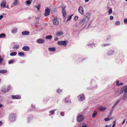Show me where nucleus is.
<instances>
[{
  "mask_svg": "<svg viewBox=\"0 0 127 127\" xmlns=\"http://www.w3.org/2000/svg\"><path fill=\"white\" fill-rule=\"evenodd\" d=\"M90 17V14L89 13H87L83 18L82 20L80 21L79 23V24L82 26H86L87 25V23L89 22Z\"/></svg>",
  "mask_w": 127,
  "mask_h": 127,
  "instance_id": "f257e3e1",
  "label": "nucleus"
},
{
  "mask_svg": "<svg viewBox=\"0 0 127 127\" xmlns=\"http://www.w3.org/2000/svg\"><path fill=\"white\" fill-rule=\"evenodd\" d=\"M119 94L120 95L123 92H124L123 96V98L124 100L127 97V85L122 88L120 90H119Z\"/></svg>",
  "mask_w": 127,
  "mask_h": 127,
  "instance_id": "f03ea898",
  "label": "nucleus"
},
{
  "mask_svg": "<svg viewBox=\"0 0 127 127\" xmlns=\"http://www.w3.org/2000/svg\"><path fill=\"white\" fill-rule=\"evenodd\" d=\"M16 118V115L15 114L12 113L9 115V120L11 122H13L14 121Z\"/></svg>",
  "mask_w": 127,
  "mask_h": 127,
  "instance_id": "7ed1b4c3",
  "label": "nucleus"
},
{
  "mask_svg": "<svg viewBox=\"0 0 127 127\" xmlns=\"http://www.w3.org/2000/svg\"><path fill=\"white\" fill-rule=\"evenodd\" d=\"M84 118L83 116L81 114H79L77 116V119L78 122H80L82 121Z\"/></svg>",
  "mask_w": 127,
  "mask_h": 127,
  "instance_id": "20e7f679",
  "label": "nucleus"
},
{
  "mask_svg": "<svg viewBox=\"0 0 127 127\" xmlns=\"http://www.w3.org/2000/svg\"><path fill=\"white\" fill-rule=\"evenodd\" d=\"M20 5L19 0H14L13 3V4L11 6V7H13L15 6H17Z\"/></svg>",
  "mask_w": 127,
  "mask_h": 127,
  "instance_id": "39448f33",
  "label": "nucleus"
},
{
  "mask_svg": "<svg viewBox=\"0 0 127 127\" xmlns=\"http://www.w3.org/2000/svg\"><path fill=\"white\" fill-rule=\"evenodd\" d=\"M58 44L60 45L65 46L67 45V43L66 41H59L58 42Z\"/></svg>",
  "mask_w": 127,
  "mask_h": 127,
  "instance_id": "423d86ee",
  "label": "nucleus"
},
{
  "mask_svg": "<svg viewBox=\"0 0 127 127\" xmlns=\"http://www.w3.org/2000/svg\"><path fill=\"white\" fill-rule=\"evenodd\" d=\"M79 12L82 15H83L84 14V9L82 6H79L78 8Z\"/></svg>",
  "mask_w": 127,
  "mask_h": 127,
  "instance_id": "0eeeda50",
  "label": "nucleus"
},
{
  "mask_svg": "<svg viewBox=\"0 0 127 127\" xmlns=\"http://www.w3.org/2000/svg\"><path fill=\"white\" fill-rule=\"evenodd\" d=\"M10 86H9L7 88L3 87L1 90V91L3 93H6L8 92L10 90Z\"/></svg>",
  "mask_w": 127,
  "mask_h": 127,
  "instance_id": "6e6552de",
  "label": "nucleus"
},
{
  "mask_svg": "<svg viewBox=\"0 0 127 127\" xmlns=\"http://www.w3.org/2000/svg\"><path fill=\"white\" fill-rule=\"evenodd\" d=\"M6 2L5 0H3L1 1L0 4L1 8H5L6 7Z\"/></svg>",
  "mask_w": 127,
  "mask_h": 127,
  "instance_id": "1a4fd4ad",
  "label": "nucleus"
},
{
  "mask_svg": "<svg viewBox=\"0 0 127 127\" xmlns=\"http://www.w3.org/2000/svg\"><path fill=\"white\" fill-rule=\"evenodd\" d=\"M78 97L79 101H83L85 99V97L83 95H79Z\"/></svg>",
  "mask_w": 127,
  "mask_h": 127,
  "instance_id": "9d476101",
  "label": "nucleus"
},
{
  "mask_svg": "<svg viewBox=\"0 0 127 127\" xmlns=\"http://www.w3.org/2000/svg\"><path fill=\"white\" fill-rule=\"evenodd\" d=\"M66 8L65 6H63L62 7V13L63 16L64 18H65L66 15V12L65 10V9Z\"/></svg>",
  "mask_w": 127,
  "mask_h": 127,
  "instance_id": "9b49d317",
  "label": "nucleus"
},
{
  "mask_svg": "<svg viewBox=\"0 0 127 127\" xmlns=\"http://www.w3.org/2000/svg\"><path fill=\"white\" fill-rule=\"evenodd\" d=\"M53 23L55 25H57L59 24V22L58 19L57 18H54L53 21Z\"/></svg>",
  "mask_w": 127,
  "mask_h": 127,
  "instance_id": "f8f14e48",
  "label": "nucleus"
},
{
  "mask_svg": "<svg viewBox=\"0 0 127 127\" xmlns=\"http://www.w3.org/2000/svg\"><path fill=\"white\" fill-rule=\"evenodd\" d=\"M17 29L16 27H14L11 30V32L13 34H15L17 32Z\"/></svg>",
  "mask_w": 127,
  "mask_h": 127,
  "instance_id": "ddd939ff",
  "label": "nucleus"
},
{
  "mask_svg": "<svg viewBox=\"0 0 127 127\" xmlns=\"http://www.w3.org/2000/svg\"><path fill=\"white\" fill-rule=\"evenodd\" d=\"M45 11L44 15L45 16H47L49 14V12L50 11L49 9L48 8L46 9Z\"/></svg>",
  "mask_w": 127,
  "mask_h": 127,
  "instance_id": "4468645a",
  "label": "nucleus"
},
{
  "mask_svg": "<svg viewBox=\"0 0 127 127\" xmlns=\"http://www.w3.org/2000/svg\"><path fill=\"white\" fill-rule=\"evenodd\" d=\"M63 32L62 31H59L56 33V35L57 36H60L64 34Z\"/></svg>",
  "mask_w": 127,
  "mask_h": 127,
  "instance_id": "2eb2a0df",
  "label": "nucleus"
},
{
  "mask_svg": "<svg viewBox=\"0 0 127 127\" xmlns=\"http://www.w3.org/2000/svg\"><path fill=\"white\" fill-rule=\"evenodd\" d=\"M36 41L38 43H43L45 41L44 40L41 38H40L37 39Z\"/></svg>",
  "mask_w": 127,
  "mask_h": 127,
  "instance_id": "dca6fc26",
  "label": "nucleus"
},
{
  "mask_svg": "<svg viewBox=\"0 0 127 127\" xmlns=\"http://www.w3.org/2000/svg\"><path fill=\"white\" fill-rule=\"evenodd\" d=\"M11 97L13 99H19L21 98L20 96L18 95H12Z\"/></svg>",
  "mask_w": 127,
  "mask_h": 127,
  "instance_id": "f3484780",
  "label": "nucleus"
},
{
  "mask_svg": "<svg viewBox=\"0 0 127 127\" xmlns=\"http://www.w3.org/2000/svg\"><path fill=\"white\" fill-rule=\"evenodd\" d=\"M29 32L27 31H25L22 32V33L23 35H27L29 34Z\"/></svg>",
  "mask_w": 127,
  "mask_h": 127,
  "instance_id": "a211bd4d",
  "label": "nucleus"
},
{
  "mask_svg": "<svg viewBox=\"0 0 127 127\" xmlns=\"http://www.w3.org/2000/svg\"><path fill=\"white\" fill-rule=\"evenodd\" d=\"M99 109L100 111H103L106 109V107L101 106L99 107Z\"/></svg>",
  "mask_w": 127,
  "mask_h": 127,
  "instance_id": "6ab92c4d",
  "label": "nucleus"
},
{
  "mask_svg": "<svg viewBox=\"0 0 127 127\" xmlns=\"http://www.w3.org/2000/svg\"><path fill=\"white\" fill-rule=\"evenodd\" d=\"M29 49V47L27 46H25L22 48V49L25 51H28Z\"/></svg>",
  "mask_w": 127,
  "mask_h": 127,
  "instance_id": "aec40b11",
  "label": "nucleus"
},
{
  "mask_svg": "<svg viewBox=\"0 0 127 127\" xmlns=\"http://www.w3.org/2000/svg\"><path fill=\"white\" fill-rule=\"evenodd\" d=\"M114 53V51L112 50H110L108 51L107 53V54L108 55L113 54Z\"/></svg>",
  "mask_w": 127,
  "mask_h": 127,
  "instance_id": "412c9836",
  "label": "nucleus"
},
{
  "mask_svg": "<svg viewBox=\"0 0 127 127\" xmlns=\"http://www.w3.org/2000/svg\"><path fill=\"white\" fill-rule=\"evenodd\" d=\"M27 118L28 119V122L29 123L33 119V116L32 115L29 116Z\"/></svg>",
  "mask_w": 127,
  "mask_h": 127,
  "instance_id": "4be33fe9",
  "label": "nucleus"
},
{
  "mask_svg": "<svg viewBox=\"0 0 127 127\" xmlns=\"http://www.w3.org/2000/svg\"><path fill=\"white\" fill-rule=\"evenodd\" d=\"M80 126H81V127H88V126L87 124L84 123L80 124Z\"/></svg>",
  "mask_w": 127,
  "mask_h": 127,
  "instance_id": "5701e85b",
  "label": "nucleus"
},
{
  "mask_svg": "<svg viewBox=\"0 0 127 127\" xmlns=\"http://www.w3.org/2000/svg\"><path fill=\"white\" fill-rule=\"evenodd\" d=\"M56 110V109H55L53 110H51L49 112V113L50 114L49 115V116L50 115H53L55 113V111Z\"/></svg>",
  "mask_w": 127,
  "mask_h": 127,
  "instance_id": "b1692460",
  "label": "nucleus"
},
{
  "mask_svg": "<svg viewBox=\"0 0 127 127\" xmlns=\"http://www.w3.org/2000/svg\"><path fill=\"white\" fill-rule=\"evenodd\" d=\"M40 19V18L39 17H37L35 19V21L36 23L35 24V26H36V24H38L39 23V20Z\"/></svg>",
  "mask_w": 127,
  "mask_h": 127,
  "instance_id": "393cba45",
  "label": "nucleus"
},
{
  "mask_svg": "<svg viewBox=\"0 0 127 127\" xmlns=\"http://www.w3.org/2000/svg\"><path fill=\"white\" fill-rule=\"evenodd\" d=\"M97 113V112L96 111H95L92 114V116L93 118H94L95 117V115H96Z\"/></svg>",
  "mask_w": 127,
  "mask_h": 127,
  "instance_id": "a878e982",
  "label": "nucleus"
},
{
  "mask_svg": "<svg viewBox=\"0 0 127 127\" xmlns=\"http://www.w3.org/2000/svg\"><path fill=\"white\" fill-rule=\"evenodd\" d=\"M120 95V94H119V90H116V93L115 94V96H116L117 97Z\"/></svg>",
  "mask_w": 127,
  "mask_h": 127,
  "instance_id": "bb28decb",
  "label": "nucleus"
},
{
  "mask_svg": "<svg viewBox=\"0 0 127 127\" xmlns=\"http://www.w3.org/2000/svg\"><path fill=\"white\" fill-rule=\"evenodd\" d=\"M56 49L55 48H49L48 50L50 51H54Z\"/></svg>",
  "mask_w": 127,
  "mask_h": 127,
  "instance_id": "cd10ccee",
  "label": "nucleus"
},
{
  "mask_svg": "<svg viewBox=\"0 0 127 127\" xmlns=\"http://www.w3.org/2000/svg\"><path fill=\"white\" fill-rule=\"evenodd\" d=\"M7 72V70H0V73H6Z\"/></svg>",
  "mask_w": 127,
  "mask_h": 127,
  "instance_id": "c85d7f7f",
  "label": "nucleus"
},
{
  "mask_svg": "<svg viewBox=\"0 0 127 127\" xmlns=\"http://www.w3.org/2000/svg\"><path fill=\"white\" fill-rule=\"evenodd\" d=\"M6 35L4 33H1L0 34V38H4Z\"/></svg>",
  "mask_w": 127,
  "mask_h": 127,
  "instance_id": "c756f323",
  "label": "nucleus"
},
{
  "mask_svg": "<svg viewBox=\"0 0 127 127\" xmlns=\"http://www.w3.org/2000/svg\"><path fill=\"white\" fill-rule=\"evenodd\" d=\"M17 54V53L16 52H12L10 54V56H16Z\"/></svg>",
  "mask_w": 127,
  "mask_h": 127,
  "instance_id": "7c9ffc66",
  "label": "nucleus"
},
{
  "mask_svg": "<svg viewBox=\"0 0 127 127\" xmlns=\"http://www.w3.org/2000/svg\"><path fill=\"white\" fill-rule=\"evenodd\" d=\"M52 37V36L51 35H49L46 36V38L47 39H51Z\"/></svg>",
  "mask_w": 127,
  "mask_h": 127,
  "instance_id": "2f4dec72",
  "label": "nucleus"
},
{
  "mask_svg": "<svg viewBox=\"0 0 127 127\" xmlns=\"http://www.w3.org/2000/svg\"><path fill=\"white\" fill-rule=\"evenodd\" d=\"M108 15H109L111 14L112 12V8H109L108 10Z\"/></svg>",
  "mask_w": 127,
  "mask_h": 127,
  "instance_id": "473e14b6",
  "label": "nucleus"
},
{
  "mask_svg": "<svg viewBox=\"0 0 127 127\" xmlns=\"http://www.w3.org/2000/svg\"><path fill=\"white\" fill-rule=\"evenodd\" d=\"M19 47V45H14L13 47V48L14 49L15 48L18 49Z\"/></svg>",
  "mask_w": 127,
  "mask_h": 127,
  "instance_id": "72a5a7b5",
  "label": "nucleus"
},
{
  "mask_svg": "<svg viewBox=\"0 0 127 127\" xmlns=\"http://www.w3.org/2000/svg\"><path fill=\"white\" fill-rule=\"evenodd\" d=\"M35 7L37 8V10L38 11L40 8V5L39 4H38L37 5H35Z\"/></svg>",
  "mask_w": 127,
  "mask_h": 127,
  "instance_id": "f704fd0d",
  "label": "nucleus"
},
{
  "mask_svg": "<svg viewBox=\"0 0 127 127\" xmlns=\"http://www.w3.org/2000/svg\"><path fill=\"white\" fill-rule=\"evenodd\" d=\"M65 102L67 103H70V100L67 98H66L65 99Z\"/></svg>",
  "mask_w": 127,
  "mask_h": 127,
  "instance_id": "c9c22d12",
  "label": "nucleus"
},
{
  "mask_svg": "<svg viewBox=\"0 0 127 127\" xmlns=\"http://www.w3.org/2000/svg\"><path fill=\"white\" fill-rule=\"evenodd\" d=\"M18 55L20 57H23L24 56V53H23L20 52L18 53Z\"/></svg>",
  "mask_w": 127,
  "mask_h": 127,
  "instance_id": "e433bc0d",
  "label": "nucleus"
},
{
  "mask_svg": "<svg viewBox=\"0 0 127 127\" xmlns=\"http://www.w3.org/2000/svg\"><path fill=\"white\" fill-rule=\"evenodd\" d=\"M27 0L26 2L27 4H29H29H30L31 3V2L32 1V0Z\"/></svg>",
  "mask_w": 127,
  "mask_h": 127,
  "instance_id": "4c0bfd02",
  "label": "nucleus"
},
{
  "mask_svg": "<svg viewBox=\"0 0 127 127\" xmlns=\"http://www.w3.org/2000/svg\"><path fill=\"white\" fill-rule=\"evenodd\" d=\"M15 62L14 60L11 59L8 61V63L9 64H10Z\"/></svg>",
  "mask_w": 127,
  "mask_h": 127,
  "instance_id": "58836bf2",
  "label": "nucleus"
},
{
  "mask_svg": "<svg viewBox=\"0 0 127 127\" xmlns=\"http://www.w3.org/2000/svg\"><path fill=\"white\" fill-rule=\"evenodd\" d=\"M116 106L114 105L110 110V111L113 112Z\"/></svg>",
  "mask_w": 127,
  "mask_h": 127,
  "instance_id": "ea45409f",
  "label": "nucleus"
},
{
  "mask_svg": "<svg viewBox=\"0 0 127 127\" xmlns=\"http://www.w3.org/2000/svg\"><path fill=\"white\" fill-rule=\"evenodd\" d=\"M120 100L119 99L114 104V105L116 106L120 102Z\"/></svg>",
  "mask_w": 127,
  "mask_h": 127,
  "instance_id": "a19ab883",
  "label": "nucleus"
},
{
  "mask_svg": "<svg viewBox=\"0 0 127 127\" xmlns=\"http://www.w3.org/2000/svg\"><path fill=\"white\" fill-rule=\"evenodd\" d=\"M115 24L117 25H119L120 24V22L119 21H117L115 23Z\"/></svg>",
  "mask_w": 127,
  "mask_h": 127,
  "instance_id": "79ce46f5",
  "label": "nucleus"
},
{
  "mask_svg": "<svg viewBox=\"0 0 127 127\" xmlns=\"http://www.w3.org/2000/svg\"><path fill=\"white\" fill-rule=\"evenodd\" d=\"M62 91V90H60L59 89H58L57 90V92L59 93L60 94V93Z\"/></svg>",
  "mask_w": 127,
  "mask_h": 127,
  "instance_id": "37998d69",
  "label": "nucleus"
},
{
  "mask_svg": "<svg viewBox=\"0 0 127 127\" xmlns=\"http://www.w3.org/2000/svg\"><path fill=\"white\" fill-rule=\"evenodd\" d=\"M3 59L2 58H1V57L0 58V64L2 63L3 62Z\"/></svg>",
  "mask_w": 127,
  "mask_h": 127,
  "instance_id": "c03bdc74",
  "label": "nucleus"
},
{
  "mask_svg": "<svg viewBox=\"0 0 127 127\" xmlns=\"http://www.w3.org/2000/svg\"><path fill=\"white\" fill-rule=\"evenodd\" d=\"M78 18V16H75L74 18V19L75 21H77V20Z\"/></svg>",
  "mask_w": 127,
  "mask_h": 127,
  "instance_id": "a18cd8bd",
  "label": "nucleus"
},
{
  "mask_svg": "<svg viewBox=\"0 0 127 127\" xmlns=\"http://www.w3.org/2000/svg\"><path fill=\"white\" fill-rule=\"evenodd\" d=\"M111 120V119H109L108 118H105L104 119V120L106 121H107Z\"/></svg>",
  "mask_w": 127,
  "mask_h": 127,
  "instance_id": "49530a36",
  "label": "nucleus"
},
{
  "mask_svg": "<svg viewBox=\"0 0 127 127\" xmlns=\"http://www.w3.org/2000/svg\"><path fill=\"white\" fill-rule=\"evenodd\" d=\"M119 81L118 80H117L116 82V85L118 86H119Z\"/></svg>",
  "mask_w": 127,
  "mask_h": 127,
  "instance_id": "de8ad7c7",
  "label": "nucleus"
},
{
  "mask_svg": "<svg viewBox=\"0 0 127 127\" xmlns=\"http://www.w3.org/2000/svg\"><path fill=\"white\" fill-rule=\"evenodd\" d=\"M72 16V15H70V16H69V19L67 21H67H68L70 20V19H71Z\"/></svg>",
  "mask_w": 127,
  "mask_h": 127,
  "instance_id": "09e8293b",
  "label": "nucleus"
},
{
  "mask_svg": "<svg viewBox=\"0 0 127 127\" xmlns=\"http://www.w3.org/2000/svg\"><path fill=\"white\" fill-rule=\"evenodd\" d=\"M110 45L109 44H105L102 45V46H109Z\"/></svg>",
  "mask_w": 127,
  "mask_h": 127,
  "instance_id": "8fccbe9b",
  "label": "nucleus"
},
{
  "mask_svg": "<svg viewBox=\"0 0 127 127\" xmlns=\"http://www.w3.org/2000/svg\"><path fill=\"white\" fill-rule=\"evenodd\" d=\"M60 114L62 116H63L64 115V113L63 112H61Z\"/></svg>",
  "mask_w": 127,
  "mask_h": 127,
  "instance_id": "3c124183",
  "label": "nucleus"
},
{
  "mask_svg": "<svg viewBox=\"0 0 127 127\" xmlns=\"http://www.w3.org/2000/svg\"><path fill=\"white\" fill-rule=\"evenodd\" d=\"M112 112L110 111L109 114L108 115V117H110L112 115Z\"/></svg>",
  "mask_w": 127,
  "mask_h": 127,
  "instance_id": "603ef678",
  "label": "nucleus"
},
{
  "mask_svg": "<svg viewBox=\"0 0 127 127\" xmlns=\"http://www.w3.org/2000/svg\"><path fill=\"white\" fill-rule=\"evenodd\" d=\"M124 23L125 24L127 23V19H125L124 20Z\"/></svg>",
  "mask_w": 127,
  "mask_h": 127,
  "instance_id": "864d4df0",
  "label": "nucleus"
},
{
  "mask_svg": "<svg viewBox=\"0 0 127 127\" xmlns=\"http://www.w3.org/2000/svg\"><path fill=\"white\" fill-rule=\"evenodd\" d=\"M113 19V17L112 16H111L110 17V20H112Z\"/></svg>",
  "mask_w": 127,
  "mask_h": 127,
  "instance_id": "5fc2aeb1",
  "label": "nucleus"
},
{
  "mask_svg": "<svg viewBox=\"0 0 127 127\" xmlns=\"http://www.w3.org/2000/svg\"><path fill=\"white\" fill-rule=\"evenodd\" d=\"M3 17V16L2 15L0 16V20H1Z\"/></svg>",
  "mask_w": 127,
  "mask_h": 127,
  "instance_id": "6e6d98bb",
  "label": "nucleus"
},
{
  "mask_svg": "<svg viewBox=\"0 0 127 127\" xmlns=\"http://www.w3.org/2000/svg\"><path fill=\"white\" fill-rule=\"evenodd\" d=\"M58 40V38L57 37H55L54 39V40L55 41H57Z\"/></svg>",
  "mask_w": 127,
  "mask_h": 127,
  "instance_id": "4d7b16f0",
  "label": "nucleus"
},
{
  "mask_svg": "<svg viewBox=\"0 0 127 127\" xmlns=\"http://www.w3.org/2000/svg\"><path fill=\"white\" fill-rule=\"evenodd\" d=\"M111 127V125H110L109 126H108L107 125L106 126V127Z\"/></svg>",
  "mask_w": 127,
  "mask_h": 127,
  "instance_id": "13d9d810",
  "label": "nucleus"
},
{
  "mask_svg": "<svg viewBox=\"0 0 127 127\" xmlns=\"http://www.w3.org/2000/svg\"><path fill=\"white\" fill-rule=\"evenodd\" d=\"M2 123L1 121H0V126L2 125Z\"/></svg>",
  "mask_w": 127,
  "mask_h": 127,
  "instance_id": "bf43d9fd",
  "label": "nucleus"
},
{
  "mask_svg": "<svg viewBox=\"0 0 127 127\" xmlns=\"http://www.w3.org/2000/svg\"><path fill=\"white\" fill-rule=\"evenodd\" d=\"M125 121H126V119H124V121H123V122H122V124H124V123H125Z\"/></svg>",
  "mask_w": 127,
  "mask_h": 127,
  "instance_id": "052dcab7",
  "label": "nucleus"
},
{
  "mask_svg": "<svg viewBox=\"0 0 127 127\" xmlns=\"http://www.w3.org/2000/svg\"><path fill=\"white\" fill-rule=\"evenodd\" d=\"M123 83H120L119 84V86L120 85H123Z\"/></svg>",
  "mask_w": 127,
  "mask_h": 127,
  "instance_id": "680f3d73",
  "label": "nucleus"
},
{
  "mask_svg": "<svg viewBox=\"0 0 127 127\" xmlns=\"http://www.w3.org/2000/svg\"><path fill=\"white\" fill-rule=\"evenodd\" d=\"M32 107H33V108H35V107L34 106H33L32 104L31 105Z\"/></svg>",
  "mask_w": 127,
  "mask_h": 127,
  "instance_id": "e2e57ef3",
  "label": "nucleus"
},
{
  "mask_svg": "<svg viewBox=\"0 0 127 127\" xmlns=\"http://www.w3.org/2000/svg\"><path fill=\"white\" fill-rule=\"evenodd\" d=\"M115 126V124H113L112 125V127H114Z\"/></svg>",
  "mask_w": 127,
  "mask_h": 127,
  "instance_id": "0e129e2a",
  "label": "nucleus"
},
{
  "mask_svg": "<svg viewBox=\"0 0 127 127\" xmlns=\"http://www.w3.org/2000/svg\"><path fill=\"white\" fill-rule=\"evenodd\" d=\"M89 0H85V2H87L89 1Z\"/></svg>",
  "mask_w": 127,
  "mask_h": 127,
  "instance_id": "69168bd1",
  "label": "nucleus"
},
{
  "mask_svg": "<svg viewBox=\"0 0 127 127\" xmlns=\"http://www.w3.org/2000/svg\"><path fill=\"white\" fill-rule=\"evenodd\" d=\"M2 106V104H0V108Z\"/></svg>",
  "mask_w": 127,
  "mask_h": 127,
  "instance_id": "338daca9",
  "label": "nucleus"
},
{
  "mask_svg": "<svg viewBox=\"0 0 127 127\" xmlns=\"http://www.w3.org/2000/svg\"><path fill=\"white\" fill-rule=\"evenodd\" d=\"M116 124V121H115L114 122V124H115V125Z\"/></svg>",
  "mask_w": 127,
  "mask_h": 127,
  "instance_id": "774afa93",
  "label": "nucleus"
}]
</instances>
